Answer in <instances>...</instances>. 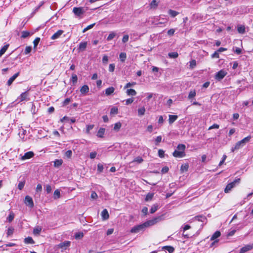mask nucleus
Returning <instances> with one entry per match:
<instances>
[{
    "label": "nucleus",
    "instance_id": "obj_8",
    "mask_svg": "<svg viewBox=\"0 0 253 253\" xmlns=\"http://www.w3.org/2000/svg\"><path fill=\"white\" fill-rule=\"evenodd\" d=\"M25 204L28 207L32 208L34 207V203L32 198L29 196H26L25 198Z\"/></svg>",
    "mask_w": 253,
    "mask_h": 253
},
{
    "label": "nucleus",
    "instance_id": "obj_2",
    "mask_svg": "<svg viewBox=\"0 0 253 253\" xmlns=\"http://www.w3.org/2000/svg\"><path fill=\"white\" fill-rule=\"evenodd\" d=\"M162 216H159L153 218V219L148 220L143 223L145 228L152 226L162 220Z\"/></svg>",
    "mask_w": 253,
    "mask_h": 253
},
{
    "label": "nucleus",
    "instance_id": "obj_7",
    "mask_svg": "<svg viewBox=\"0 0 253 253\" xmlns=\"http://www.w3.org/2000/svg\"><path fill=\"white\" fill-rule=\"evenodd\" d=\"M143 223L140 225H136L132 227L130 232L132 233H137L140 231H143L145 229Z\"/></svg>",
    "mask_w": 253,
    "mask_h": 253
},
{
    "label": "nucleus",
    "instance_id": "obj_17",
    "mask_svg": "<svg viewBox=\"0 0 253 253\" xmlns=\"http://www.w3.org/2000/svg\"><path fill=\"white\" fill-rule=\"evenodd\" d=\"M101 215L103 220H106L109 217L108 212L106 209H104L102 211Z\"/></svg>",
    "mask_w": 253,
    "mask_h": 253
},
{
    "label": "nucleus",
    "instance_id": "obj_50",
    "mask_svg": "<svg viewBox=\"0 0 253 253\" xmlns=\"http://www.w3.org/2000/svg\"><path fill=\"white\" fill-rule=\"evenodd\" d=\"M94 126L93 125H89L86 126V132L89 133V131L93 128Z\"/></svg>",
    "mask_w": 253,
    "mask_h": 253
},
{
    "label": "nucleus",
    "instance_id": "obj_40",
    "mask_svg": "<svg viewBox=\"0 0 253 253\" xmlns=\"http://www.w3.org/2000/svg\"><path fill=\"white\" fill-rule=\"evenodd\" d=\"M158 209V205L157 204H155L152 206L150 209V212L151 213H153L156 212Z\"/></svg>",
    "mask_w": 253,
    "mask_h": 253
},
{
    "label": "nucleus",
    "instance_id": "obj_30",
    "mask_svg": "<svg viewBox=\"0 0 253 253\" xmlns=\"http://www.w3.org/2000/svg\"><path fill=\"white\" fill-rule=\"evenodd\" d=\"M24 243L26 244H33L35 242L31 237H28L24 239Z\"/></svg>",
    "mask_w": 253,
    "mask_h": 253
},
{
    "label": "nucleus",
    "instance_id": "obj_51",
    "mask_svg": "<svg viewBox=\"0 0 253 253\" xmlns=\"http://www.w3.org/2000/svg\"><path fill=\"white\" fill-rule=\"evenodd\" d=\"M90 197L92 199L95 200L98 198V195L95 192L92 191L91 192Z\"/></svg>",
    "mask_w": 253,
    "mask_h": 253
},
{
    "label": "nucleus",
    "instance_id": "obj_61",
    "mask_svg": "<svg viewBox=\"0 0 253 253\" xmlns=\"http://www.w3.org/2000/svg\"><path fill=\"white\" fill-rule=\"evenodd\" d=\"M78 77L76 74H73L72 76V81L73 83H76L77 82Z\"/></svg>",
    "mask_w": 253,
    "mask_h": 253
},
{
    "label": "nucleus",
    "instance_id": "obj_29",
    "mask_svg": "<svg viewBox=\"0 0 253 253\" xmlns=\"http://www.w3.org/2000/svg\"><path fill=\"white\" fill-rule=\"evenodd\" d=\"M42 229V227L40 226L36 227L33 230V234L35 235H39L40 234Z\"/></svg>",
    "mask_w": 253,
    "mask_h": 253
},
{
    "label": "nucleus",
    "instance_id": "obj_9",
    "mask_svg": "<svg viewBox=\"0 0 253 253\" xmlns=\"http://www.w3.org/2000/svg\"><path fill=\"white\" fill-rule=\"evenodd\" d=\"M221 234L220 232L219 231H216L211 237V240L214 241L211 245V247H212L213 246L214 244L215 243H217L218 240H215L216 239L218 238L220 236Z\"/></svg>",
    "mask_w": 253,
    "mask_h": 253
},
{
    "label": "nucleus",
    "instance_id": "obj_63",
    "mask_svg": "<svg viewBox=\"0 0 253 253\" xmlns=\"http://www.w3.org/2000/svg\"><path fill=\"white\" fill-rule=\"evenodd\" d=\"M72 155V152L71 150H68L65 153V156L67 158H69L71 157Z\"/></svg>",
    "mask_w": 253,
    "mask_h": 253
},
{
    "label": "nucleus",
    "instance_id": "obj_19",
    "mask_svg": "<svg viewBox=\"0 0 253 253\" xmlns=\"http://www.w3.org/2000/svg\"><path fill=\"white\" fill-rule=\"evenodd\" d=\"M246 28L244 25H239L237 26V31L240 34H243L246 32Z\"/></svg>",
    "mask_w": 253,
    "mask_h": 253
},
{
    "label": "nucleus",
    "instance_id": "obj_59",
    "mask_svg": "<svg viewBox=\"0 0 253 253\" xmlns=\"http://www.w3.org/2000/svg\"><path fill=\"white\" fill-rule=\"evenodd\" d=\"M128 39H129V36H128V35H125V36L123 37V39H122V42H123V43H126V42H128Z\"/></svg>",
    "mask_w": 253,
    "mask_h": 253
},
{
    "label": "nucleus",
    "instance_id": "obj_16",
    "mask_svg": "<svg viewBox=\"0 0 253 253\" xmlns=\"http://www.w3.org/2000/svg\"><path fill=\"white\" fill-rule=\"evenodd\" d=\"M87 42H81L79 45L78 49L79 51H83L86 48Z\"/></svg>",
    "mask_w": 253,
    "mask_h": 253
},
{
    "label": "nucleus",
    "instance_id": "obj_11",
    "mask_svg": "<svg viewBox=\"0 0 253 253\" xmlns=\"http://www.w3.org/2000/svg\"><path fill=\"white\" fill-rule=\"evenodd\" d=\"M253 249V244L247 245L240 249V253H245Z\"/></svg>",
    "mask_w": 253,
    "mask_h": 253
},
{
    "label": "nucleus",
    "instance_id": "obj_52",
    "mask_svg": "<svg viewBox=\"0 0 253 253\" xmlns=\"http://www.w3.org/2000/svg\"><path fill=\"white\" fill-rule=\"evenodd\" d=\"M175 31V29H170L168 31V32H167L168 35L169 36H172L174 35Z\"/></svg>",
    "mask_w": 253,
    "mask_h": 253
},
{
    "label": "nucleus",
    "instance_id": "obj_20",
    "mask_svg": "<svg viewBox=\"0 0 253 253\" xmlns=\"http://www.w3.org/2000/svg\"><path fill=\"white\" fill-rule=\"evenodd\" d=\"M80 91L82 94H85L87 93L89 91V87L87 85H83Z\"/></svg>",
    "mask_w": 253,
    "mask_h": 253
},
{
    "label": "nucleus",
    "instance_id": "obj_31",
    "mask_svg": "<svg viewBox=\"0 0 253 253\" xmlns=\"http://www.w3.org/2000/svg\"><path fill=\"white\" fill-rule=\"evenodd\" d=\"M60 197V191L59 189H56L54 191L53 194V198L57 199Z\"/></svg>",
    "mask_w": 253,
    "mask_h": 253
},
{
    "label": "nucleus",
    "instance_id": "obj_49",
    "mask_svg": "<svg viewBox=\"0 0 253 253\" xmlns=\"http://www.w3.org/2000/svg\"><path fill=\"white\" fill-rule=\"evenodd\" d=\"M190 63V67L192 69L194 68L196 65V62L195 60H192L189 62Z\"/></svg>",
    "mask_w": 253,
    "mask_h": 253
},
{
    "label": "nucleus",
    "instance_id": "obj_48",
    "mask_svg": "<svg viewBox=\"0 0 253 253\" xmlns=\"http://www.w3.org/2000/svg\"><path fill=\"white\" fill-rule=\"evenodd\" d=\"M164 155H165L164 151L162 149H159L158 151V156H159V157H160L161 158H164Z\"/></svg>",
    "mask_w": 253,
    "mask_h": 253
},
{
    "label": "nucleus",
    "instance_id": "obj_15",
    "mask_svg": "<svg viewBox=\"0 0 253 253\" xmlns=\"http://www.w3.org/2000/svg\"><path fill=\"white\" fill-rule=\"evenodd\" d=\"M63 31L61 30H59L57 31L55 33H54L51 37V40H56L59 38L60 36L63 33Z\"/></svg>",
    "mask_w": 253,
    "mask_h": 253
},
{
    "label": "nucleus",
    "instance_id": "obj_42",
    "mask_svg": "<svg viewBox=\"0 0 253 253\" xmlns=\"http://www.w3.org/2000/svg\"><path fill=\"white\" fill-rule=\"evenodd\" d=\"M118 113V109L117 107H113L110 110L111 114H117Z\"/></svg>",
    "mask_w": 253,
    "mask_h": 253
},
{
    "label": "nucleus",
    "instance_id": "obj_64",
    "mask_svg": "<svg viewBox=\"0 0 253 253\" xmlns=\"http://www.w3.org/2000/svg\"><path fill=\"white\" fill-rule=\"evenodd\" d=\"M134 99L133 98H128L125 100L126 104L129 105L133 102Z\"/></svg>",
    "mask_w": 253,
    "mask_h": 253
},
{
    "label": "nucleus",
    "instance_id": "obj_45",
    "mask_svg": "<svg viewBox=\"0 0 253 253\" xmlns=\"http://www.w3.org/2000/svg\"><path fill=\"white\" fill-rule=\"evenodd\" d=\"M84 234L82 232H78L75 234V237L77 239L82 238Z\"/></svg>",
    "mask_w": 253,
    "mask_h": 253
},
{
    "label": "nucleus",
    "instance_id": "obj_39",
    "mask_svg": "<svg viewBox=\"0 0 253 253\" xmlns=\"http://www.w3.org/2000/svg\"><path fill=\"white\" fill-rule=\"evenodd\" d=\"M14 218V214L13 212H10L8 216L7 217V220L9 222H11Z\"/></svg>",
    "mask_w": 253,
    "mask_h": 253
},
{
    "label": "nucleus",
    "instance_id": "obj_5",
    "mask_svg": "<svg viewBox=\"0 0 253 253\" xmlns=\"http://www.w3.org/2000/svg\"><path fill=\"white\" fill-rule=\"evenodd\" d=\"M29 94L28 91L22 93L17 98V100H19V102H22L24 101H27L29 100Z\"/></svg>",
    "mask_w": 253,
    "mask_h": 253
},
{
    "label": "nucleus",
    "instance_id": "obj_10",
    "mask_svg": "<svg viewBox=\"0 0 253 253\" xmlns=\"http://www.w3.org/2000/svg\"><path fill=\"white\" fill-rule=\"evenodd\" d=\"M71 242L69 241H66L62 242L58 245V248L61 249L62 250H66L68 247L70 246Z\"/></svg>",
    "mask_w": 253,
    "mask_h": 253
},
{
    "label": "nucleus",
    "instance_id": "obj_28",
    "mask_svg": "<svg viewBox=\"0 0 253 253\" xmlns=\"http://www.w3.org/2000/svg\"><path fill=\"white\" fill-rule=\"evenodd\" d=\"M169 123L170 124H172L174 121H175L177 120V119L178 118L177 116L172 115H169Z\"/></svg>",
    "mask_w": 253,
    "mask_h": 253
},
{
    "label": "nucleus",
    "instance_id": "obj_25",
    "mask_svg": "<svg viewBox=\"0 0 253 253\" xmlns=\"http://www.w3.org/2000/svg\"><path fill=\"white\" fill-rule=\"evenodd\" d=\"M105 131V129L104 128H100L97 132V136L98 137L102 138L104 134Z\"/></svg>",
    "mask_w": 253,
    "mask_h": 253
},
{
    "label": "nucleus",
    "instance_id": "obj_46",
    "mask_svg": "<svg viewBox=\"0 0 253 253\" xmlns=\"http://www.w3.org/2000/svg\"><path fill=\"white\" fill-rule=\"evenodd\" d=\"M95 23H93V24H90L88 26H87L86 28H85L83 31V33H85V32H86L87 30L92 28L93 27V26L95 25Z\"/></svg>",
    "mask_w": 253,
    "mask_h": 253
},
{
    "label": "nucleus",
    "instance_id": "obj_44",
    "mask_svg": "<svg viewBox=\"0 0 253 253\" xmlns=\"http://www.w3.org/2000/svg\"><path fill=\"white\" fill-rule=\"evenodd\" d=\"M143 160L141 157H137L135 158L133 161L132 162H136L138 164L141 163L143 162Z\"/></svg>",
    "mask_w": 253,
    "mask_h": 253
},
{
    "label": "nucleus",
    "instance_id": "obj_4",
    "mask_svg": "<svg viewBox=\"0 0 253 253\" xmlns=\"http://www.w3.org/2000/svg\"><path fill=\"white\" fill-rule=\"evenodd\" d=\"M73 12L77 16H81L85 12V10L83 7H74Z\"/></svg>",
    "mask_w": 253,
    "mask_h": 253
},
{
    "label": "nucleus",
    "instance_id": "obj_26",
    "mask_svg": "<svg viewBox=\"0 0 253 253\" xmlns=\"http://www.w3.org/2000/svg\"><path fill=\"white\" fill-rule=\"evenodd\" d=\"M126 93L128 96H135L136 94V91L133 89H127Z\"/></svg>",
    "mask_w": 253,
    "mask_h": 253
},
{
    "label": "nucleus",
    "instance_id": "obj_60",
    "mask_svg": "<svg viewBox=\"0 0 253 253\" xmlns=\"http://www.w3.org/2000/svg\"><path fill=\"white\" fill-rule=\"evenodd\" d=\"M219 126L218 125L214 124L213 125L210 126L209 127L208 129L211 130V129H214V128L218 129V128H219Z\"/></svg>",
    "mask_w": 253,
    "mask_h": 253
},
{
    "label": "nucleus",
    "instance_id": "obj_22",
    "mask_svg": "<svg viewBox=\"0 0 253 253\" xmlns=\"http://www.w3.org/2000/svg\"><path fill=\"white\" fill-rule=\"evenodd\" d=\"M196 95V90L195 89L194 90H191L189 93L188 98L190 100H192L193 98H194Z\"/></svg>",
    "mask_w": 253,
    "mask_h": 253
},
{
    "label": "nucleus",
    "instance_id": "obj_34",
    "mask_svg": "<svg viewBox=\"0 0 253 253\" xmlns=\"http://www.w3.org/2000/svg\"><path fill=\"white\" fill-rule=\"evenodd\" d=\"M168 13L172 17H174L178 14V12L173 10L172 9L169 10Z\"/></svg>",
    "mask_w": 253,
    "mask_h": 253
},
{
    "label": "nucleus",
    "instance_id": "obj_41",
    "mask_svg": "<svg viewBox=\"0 0 253 253\" xmlns=\"http://www.w3.org/2000/svg\"><path fill=\"white\" fill-rule=\"evenodd\" d=\"M185 149V145L180 144L178 145L176 150H178V151L184 152Z\"/></svg>",
    "mask_w": 253,
    "mask_h": 253
},
{
    "label": "nucleus",
    "instance_id": "obj_12",
    "mask_svg": "<svg viewBox=\"0 0 253 253\" xmlns=\"http://www.w3.org/2000/svg\"><path fill=\"white\" fill-rule=\"evenodd\" d=\"M34 156V154L32 151H29L25 153V154L21 157V160L24 161L25 160L29 159Z\"/></svg>",
    "mask_w": 253,
    "mask_h": 253
},
{
    "label": "nucleus",
    "instance_id": "obj_58",
    "mask_svg": "<svg viewBox=\"0 0 253 253\" xmlns=\"http://www.w3.org/2000/svg\"><path fill=\"white\" fill-rule=\"evenodd\" d=\"M165 248L169 253H172L174 251V248L172 247L166 246Z\"/></svg>",
    "mask_w": 253,
    "mask_h": 253
},
{
    "label": "nucleus",
    "instance_id": "obj_18",
    "mask_svg": "<svg viewBox=\"0 0 253 253\" xmlns=\"http://www.w3.org/2000/svg\"><path fill=\"white\" fill-rule=\"evenodd\" d=\"M193 220H197L199 221H201L202 222H204L206 220V218L205 216L200 215L195 216L193 218Z\"/></svg>",
    "mask_w": 253,
    "mask_h": 253
},
{
    "label": "nucleus",
    "instance_id": "obj_37",
    "mask_svg": "<svg viewBox=\"0 0 253 253\" xmlns=\"http://www.w3.org/2000/svg\"><path fill=\"white\" fill-rule=\"evenodd\" d=\"M122 124L120 122H118L115 124L114 126V130L118 131L119 130L120 128L121 127Z\"/></svg>",
    "mask_w": 253,
    "mask_h": 253
},
{
    "label": "nucleus",
    "instance_id": "obj_27",
    "mask_svg": "<svg viewBox=\"0 0 253 253\" xmlns=\"http://www.w3.org/2000/svg\"><path fill=\"white\" fill-rule=\"evenodd\" d=\"M146 110L144 107H141L138 109L137 112H138V115L139 116H143L145 114Z\"/></svg>",
    "mask_w": 253,
    "mask_h": 253
},
{
    "label": "nucleus",
    "instance_id": "obj_13",
    "mask_svg": "<svg viewBox=\"0 0 253 253\" xmlns=\"http://www.w3.org/2000/svg\"><path fill=\"white\" fill-rule=\"evenodd\" d=\"M184 152L175 150L173 153V156L176 158H182L184 156Z\"/></svg>",
    "mask_w": 253,
    "mask_h": 253
},
{
    "label": "nucleus",
    "instance_id": "obj_36",
    "mask_svg": "<svg viewBox=\"0 0 253 253\" xmlns=\"http://www.w3.org/2000/svg\"><path fill=\"white\" fill-rule=\"evenodd\" d=\"M119 57H120V60L122 62H124L126 59V53H125V52H122L120 54V55H119Z\"/></svg>",
    "mask_w": 253,
    "mask_h": 253
},
{
    "label": "nucleus",
    "instance_id": "obj_57",
    "mask_svg": "<svg viewBox=\"0 0 253 253\" xmlns=\"http://www.w3.org/2000/svg\"><path fill=\"white\" fill-rule=\"evenodd\" d=\"M115 65L114 64H110L109 66V71L110 72H113L115 70Z\"/></svg>",
    "mask_w": 253,
    "mask_h": 253
},
{
    "label": "nucleus",
    "instance_id": "obj_56",
    "mask_svg": "<svg viewBox=\"0 0 253 253\" xmlns=\"http://www.w3.org/2000/svg\"><path fill=\"white\" fill-rule=\"evenodd\" d=\"M45 188H46L45 190L47 194L50 193L51 192L52 187H51V185H50L49 184L46 185L45 186Z\"/></svg>",
    "mask_w": 253,
    "mask_h": 253
},
{
    "label": "nucleus",
    "instance_id": "obj_24",
    "mask_svg": "<svg viewBox=\"0 0 253 253\" xmlns=\"http://www.w3.org/2000/svg\"><path fill=\"white\" fill-rule=\"evenodd\" d=\"M115 91V88L113 87H110L106 89L105 94L107 96L112 94Z\"/></svg>",
    "mask_w": 253,
    "mask_h": 253
},
{
    "label": "nucleus",
    "instance_id": "obj_62",
    "mask_svg": "<svg viewBox=\"0 0 253 253\" xmlns=\"http://www.w3.org/2000/svg\"><path fill=\"white\" fill-rule=\"evenodd\" d=\"M32 50V47L31 46H26L25 49V54H27L29 53Z\"/></svg>",
    "mask_w": 253,
    "mask_h": 253
},
{
    "label": "nucleus",
    "instance_id": "obj_55",
    "mask_svg": "<svg viewBox=\"0 0 253 253\" xmlns=\"http://www.w3.org/2000/svg\"><path fill=\"white\" fill-rule=\"evenodd\" d=\"M108 61V57L105 55L103 56L102 58V63L104 64H106Z\"/></svg>",
    "mask_w": 253,
    "mask_h": 253
},
{
    "label": "nucleus",
    "instance_id": "obj_32",
    "mask_svg": "<svg viewBox=\"0 0 253 253\" xmlns=\"http://www.w3.org/2000/svg\"><path fill=\"white\" fill-rule=\"evenodd\" d=\"M154 195V193H148L145 197V201L148 202V201H151L152 199V198H153Z\"/></svg>",
    "mask_w": 253,
    "mask_h": 253
},
{
    "label": "nucleus",
    "instance_id": "obj_33",
    "mask_svg": "<svg viewBox=\"0 0 253 253\" xmlns=\"http://www.w3.org/2000/svg\"><path fill=\"white\" fill-rule=\"evenodd\" d=\"M9 44H6L0 50V57H1L5 52Z\"/></svg>",
    "mask_w": 253,
    "mask_h": 253
},
{
    "label": "nucleus",
    "instance_id": "obj_23",
    "mask_svg": "<svg viewBox=\"0 0 253 253\" xmlns=\"http://www.w3.org/2000/svg\"><path fill=\"white\" fill-rule=\"evenodd\" d=\"M19 73H17L15 74L13 76H12L7 81V84L10 85L12 82L15 80V79L18 76Z\"/></svg>",
    "mask_w": 253,
    "mask_h": 253
},
{
    "label": "nucleus",
    "instance_id": "obj_54",
    "mask_svg": "<svg viewBox=\"0 0 253 253\" xmlns=\"http://www.w3.org/2000/svg\"><path fill=\"white\" fill-rule=\"evenodd\" d=\"M14 229L12 227H9L8 228L7 231V234L8 236L11 235L13 233Z\"/></svg>",
    "mask_w": 253,
    "mask_h": 253
},
{
    "label": "nucleus",
    "instance_id": "obj_47",
    "mask_svg": "<svg viewBox=\"0 0 253 253\" xmlns=\"http://www.w3.org/2000/svg\"><path fill=\"white\" fill-rule=\"evenodd\" d=\"M40 41V38H36L34 42H33V44H34V48H36L38 44H39V42Z\"/></svg>",
    "mask_w": 253,
    "mask_h": 253
},
{
    "label": "nucleus",
    "instance_id": "obj_21",
    "mask_svg": "<svg viewBox=\"0 0 253 253\" xmlns=\"http://www.w3.org/2000/svg\"><path fill=\"white\" fill-rule=\"evenodd\" d=\"M54 167L55 168H59L61 166L63 163V160L62 159H56L54 162Z\"/></svg>",
    "mask_w": 253,
    "mask_h": 253
},
{
    "label": "nucleus",
    "instance_id": "obj_6",
    "mask_svg": "<svg viewBox=\"0 0 253 253\" xmlns=\"http://www.w3.org/2000/svg\"><path fill=\"white\" fill-rule=\"evenodd\" d=\"M226 71L223 70H221L216 73L215 75V79L217 81H221L227 75Z\"/></svg>",
    "mask_w": 253,
    "mask_h": 253
},
{
    "label": "nucleus",
    "instance_id": "obj_3",
    "mask_svg": "<svg viewBox=\"0 0 253 253\" xmlns=\"http://www.w3.org/2000/svg\"><path fill=\"white\" fill-rule=\"evenodd\" d=\"M240 182V179L237 178L235 179L233 181L228 184L224 189L225 193H229L236 186V184H239Z\"/></svg>",
    "mask_w": 253,
    "mask_h": 253
},
{
    "label": "nucleus",
    "instance_id": "obj_43",
    "mask_svg": "<svg viewBox=\"0 0 253 253\" xmlns=\"http://www.w3.org/2000/svg\"><path fill=\"white\" fill-rule=\"evenodd\" d=\"M21 38H26L30 36V34L29 32L26 31H22L21 33Z\"/></svg>",
    "mask_w": 253,
    "mask_h": 253
},
{
    "label": "nucleus",
    "instance_id": "obj_14",
    "mask_svg": "<svg viewBox=\"0 0 253 253\" xmlns=\"http://www.w3.org/2000/svg\"><path fill=\"white\" fill-rule=\"evenodd\" d=\"M159 3V0H153L149 4L150 8L153 9H156L158 6Z\"/></svg>",
    "mask_w": 253,
    "mask_h": 253
},
{
    "label": "nucleus",
    "instance_id": "obj_53",
    "mask_svg": "<svg viewBox=\"0 0 253 253\" xmlns=\"http://www.w3.org/2000/svg\"><path fill=\"white\" fill-rule=\"evenodd\" d=\"M136 84L135 82H132V83H127L126 85L124 86V88H127L128 87H130L131 86H133Z\"/></svg>",
    "mask_w": 253,
    "mask_h": 253
},
{
    "label": "nucleus",
    "instance_id": "obj_35",
    "mask_svg": "<svg viewBox=\"0 0 253 253\" xmlns=\"http://www.w3.org/2000/svg\"><path fill=\"white\" fill-rule=\"evenodd\" d=\"M168 56L170 58H176L178 56V54L177 52H172L169 53Z\"/></svg>",
    "mask_w": 253,
    "mask_h": 253
},
{
    "label": "nucleus",
    "instance_id": "obj_38",
    "mask_svg": "<svg viewBox=\"0 0 253 253\" xmlns=\"http://www.w3.org/2000/svg\"><path fill=\"white\" fill-rule=\"evenodd\" d=\"M116 34L115 32H111L107 38V40L108 41L112 40L116 36Z\"/></svg>",
    "mask_w": 253,
    "mask_h": 253
},
{
    "label": "nucleus",
    "instance_id": "obj_1",
    "mask_svg": "<svg viewBox=\"0 0 253 253\" xmlns=\"http://www.w3.org/2000/svg\"><path fill=\"white\" fill-rule=\"evenodd\" d=\"M251 139V136L249 135L245 137L241 141H238L235 144L234 147H232L231 149V152H233L243 147L245 145L246 143L250 141Z\"/></svg>",
    "mask_w": 253,
    "mask_h": 253
}]
</instances>
